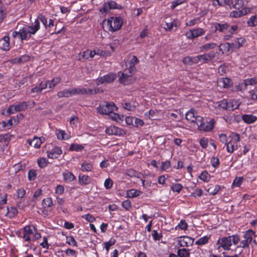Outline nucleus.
I'll return each instance as SVG.
<instances>
[{
  "instance_id": "f257e3e1",
  "label": "nucleus",
  "mask_w": 257,
  "mask_h": 257,
  "mask_svg": "<svg viewBox=\"0 0 257 257\" xmlns=\"http://www.w3.org/2000/svg\"><path fill=\"white\" fill-rule=\"evenodd\" d=\"M40 22L38 20H36L31 26L22 29L21 37L25 40L29 39L31 35L35 34L40 29Z\"/></svg>"
},
{
  "instance_id": "f03ea898",
  "label": "nucleus",
  "mask_w": 257,
  "mask_h": 257,
  "mask_svg": "<svg viewBox=\"0 0 257 257\" xmlns=\"http://www.w3.org/2000/svg\"><path fill=\"white\" fill-rule=\"evenodd\" d=\"M134 73H130L128 69L124 70L122 72L118 73L119 81L123 85H129L136 81V79L133 76Z\"/></svg>"
},
{
  "instance_id": "7ed1b4c3",
  "label": "nucleus",
  "mask_w": 257,
  "mask_h": 257,
  "mask_svg": "<svg viewBox=\"0 0 257 257\" xmlns=\"http://www.w3.org/2000/svg\"><path fill=\"white\" fill-rule=\"evenodd\" d=\"M106 24L109 27L110 31L114 32L121 28L122 25V20L120 17H111L107 20Z\"/></svg>"
},
{
  "instance_id": "20e7f679",
  "label": "nucleus",
  "mask_w": 257,
  "mask_h": 257,
  "mask_svg": "<svg viewBox=\"0 0 257 257\" xmlns=\"http://www.w3.org/2000/svg\"><path fill=\"white\" fill-rule=\"evenodd\" d=\"M115 108L116 106L113 103L104 102L97 108V110L101 114H108L112 112Z\"/></svg>"
},
{
  "instance_id": "39448f33",
  "label": "nucleus",
  "mask_w": 257,
  "mask_h": 257,
  "mask_svg": "<svg viewBox=\"0 0 257 257\" xmlns=\"http://www.w3.org/2000/svg\"><path fill=\"white\" fill-rule=\"evenodd\" d=\"M116 78V75L114 73H109L102 77H99L96 79L97 85L105 83H110L113 82Z\"/></svg>"
},
{
  "instance_id": "423d86ee",
  "label": "nucleus",
  "mask_w": 257,
  "mask_h": 257,
  "mask_svg": "<svg viewBox=\"0 0 257 257\" xmlns=\"http://www.w3.org/2000/svg\"><path fill=\"white\" fill-rule=\"evenodd\" d=\"M217 244H218L217 249H219L222 247L224 250H229L230 247L232 245L231 237H223L218 240Z\"/></svg>"
},
{
  "instance_id": "0eeeda50",
  "label": "nucleus",
  "mask_w": 257,
  "mask_h": 257,
  "mask_svg": "<svg viewBox=\"0 0 257 257\" xmlns=\"http://www.w3.org/2000/svg\"><path fill=\"white\" fill-rule=\"evenodd\" d=\"M193 242L194 239L187 236H180L178 240V243L182 247L191 246Z\"/></svg>"
},
{
  "instance_id": "6e6552de",
  "label": "nucleus",
  "mask_w": 257,
  "mask_h": 257,
  "mask_svg": "<svg viewBox=\"0 0 257 257\" xmlns=\"http://www.w3.org/2000/svg\"><path fill=\"white\" fill-rule=\"evenodd\" d=\"M120 6L116 4L114 1H110L104 4L103 8L100 10V12L107 13L110 9H119Z\"/></svg>"
},
{
  "instance_id": "1a4fd4ad",
  "label": "nucleus",
  "mask_w": 257,
  "mask_h": 257,
  "mask_svg": "<svg viewBox=\"0 0 257 257\" xmlns=\"http://www.w3.org/2000/svg\"><path fill=\"white\" fill-rule=\"evenodd\" d=\"M73 95L78 94V95H83V94H87V95H92L93 94V91L91 89L89 88H72Z\"/></svg>"
},
{
  "instance_id": "9d476101",
  "label": "nucleus",
  "mask_w": 257,
  "mask_h": 257,
  "mask_svg": "<svg viewBox=\"0 0 257 257\" xmlns=\"http://www.w3.org/2000/svg\"><path fill=\"white\" fill-rule=\"evenodd\" d=\"M62 153L61 148L58 147L54 148L51 151H47L48 157L53 159H57Z\"/></svg>"
},
{
  "instance_id": "9b49d317",
  "label": "nucleus",
  "mask_w": 257,
  "mask_h": 257,
  "mask_svg": "<svg viewBox=\"0 0 257 257\" xmlns=\"http://www.w3.org/2000/svg\"><path fill=\"white\" fill-rule=\"evenodd\" d=\"M213 25L215 32L219 31L224 33L229 28V25L226 23H215Z\"/></svg>"
},
{
  "instance_id": "f8f14e48",
  "label": "nucleus",
  "mask_w": 257,
  "mask_h": 257,
  "mask_svg": "<svg viewBox=\"0 0 257 257\" xmlns=\"http://www.w3.org/2000/svg\"><path fill=\"white\" fill-rule=\"evenodd\" d=\"M139 60L136 56H133L131 60L128 62L129 67L127 69L130 73H135L136 71V68L135 66L139 62Z\"/></svg>"
},
{
  "instance_id": "ddd939ff",
  "label": "nucleus",
  "mask_w": 257,
  "mask_h": 257,
  "mask_svg": "<svg viewBox=\"0 0 257 257\" xmlns=\"http://www.w3.org/2000/svg\"><path fill=\"white\" fill-rule=\"evenodd\" d=\"M95 52L93 50H86L84 51L82 53H80L78 55L79 60L82 59H88L90 58H93L95 56Z\"/></svg>"
},
{
  "instance_id": "4468645a",
  "label": "nucleus",
  "mask_w": 257,
  "mask_h": 257,
  "mask_svg": "<svg viewBox=\"0 0 257 257\" xmlns=\"http://www.w3.org/2000/svg\"><path fill=\"white\" fill-rule=\"evenodd\" d=\"M218 86L223 88H228L231 85V80L228 78H221L218 79Z\"/></svg>"
},
{
  "instance_id": "2eb2a0df",
  "label": "nucleus",
  "mask_w": 257,
  "mask_h": 257,
  "mask_svg": "<svg viewBox=\"0 0 257 257\" xmlns=\"http://www.w3.org/2000/svg\"><path fill=\"white\" fill-rule=\"evenodd\" d=\"M10 38L9 36H5L0 40V48L5 50L8 51L10 49Z\"/></svg>"
},
{
  "instance_id": "dca6fc26",
  "label": "nucleus",
  "mask_w": 257,
  "mask_h": 257,
  "mask_svg": "<svg viewBox=\"0 0 257 257\" xmlns=\"http://www.w3.org/2000/svg\"><path fill=\"white\" fill-rule=\"evenodd\" d=\"M214 123V120L213 119L211 120L210 121L204 122L201 126L200 125V131H203L204 132H208L212 130L213 128V125Z\"/></svg>"
},
{
  "instance_id": "f3484780",
  "label": "nucleus",
  "mask_w": 257,
  "mask_h": 257,
  "mask_svg": "<svg viewBox=\"0 0 257 257\" xmlns=\"http://www.w3.org/2000/svg\"><path fill=\"white\" fill-rule=\"evenodd\" d=\"M218 106L224 109L229 111L233 110L238 108V105L236 107L230 106V103L227 102L226 100H222L219 102Z\"/></svg>"
},
{
  "instance_id": "a211bd4d",
  "label": "nucleus",
  "mask_w": 257,
  "mask_h": 257,
  "mask_svg": "<svg viewBox=\"0 0 257 257\" xmlns=\"http://www.w3.org/2000/svg\"><path fill=\"white\" fill-rule=\"evenodd\" d=\"M28 143L30 146L35 148H39L41 145L40 138L36 137H35L33 140H28Z\"/></svg>"
},
{
  "instance_id": "6ab92c4d",
  "label": "nucleus",
  "mask_w": 257,
  "mask_h": 257,
  "mask_svg": "<svg viewBox=\"0 0 257 257\" xmlns=\"http://www.w3.org/2000/svg\"><path fill=\"white\" fill-rule=\"evenodd\" d=\"M72 95H73L72 88L68 90L64 89L62 91H59L57 93V96L59 98L69 97Z\"/></svg>"
},
{
  "instance_id": "aec40b11",
  "label": "nucleus",
  "mask_w": 257,
  "mask_h": 257,
  "mask_svg": "<svg viewBox=\"0 0 257 257\" xmlns=\"http://www.w3.org/2000/svg\"><path fill=\"white\" fill-rule=\"evenodd\" d=\"M56 134L57 139L61 140H68L70 136L67 134L65 133L64 131L57 130L56 131Z\"/></svg>"
},
{
  "instance_id": "412c9836",
  "label": "nucleus",
  "mask_w": 257,
  "mask_h": 257,
  "mask_svg": "<svg viewBox=\"0 0 257 257\" xmlns=\"http://www.w3.org/2000/svg\"><path fill=\"white\" fill-rule=\"evenodd\" d=\"M242 118L245 122L247 123H253L257 119V117L253 115L244 114L242 116Z\"/></svg>"
},
{
  "instance_id": "4be33fe9",
  "label": "nucleus",
  "mask_w": 257,
  "mask_h": 257,
  "mask_svg": "<svg viewBox=\"0 0 257 257\" xmlns=\"http://www.w3.org/2000/svg\"><path fill=\"white\" fill-rule=\"evenodd\" d=\"M195 110L193 108L191 109L186 113V118L191 122H195Z\"/></svg>"
},
{
  "instance_id": "5701e85b",
  "label": "nucleus",
  "mask_w": 257,
  "mask_h": 257,
  "mask_svg": "<svg viewBox=\"0 0 257 257\" xmlns=\"http://www.w3.org/2000/svg\"><path fill=\"white\" fill-rule=\"evenodd\" d=\"M90 178L87 175H79L78 181L81 185H87L90 182Z\"/></svg>"
},
{
  "instance_id": "b1692460",
  "label": "nucleus",
  "mask_w": 257,
  "mask_h": 257,
  "mask_svg": "<svg viewBox=\"0 0 257 257\" xmlns=\"http://www.w3.org/2000/svg\"><path fill=\"white\" fill-rule=\"evenodd\" d=\"M141 193V191L132 189L127 191L126 195L129 198H133L139 196Z\"/></svg>"
},
{
  "instance_id": "393cba45",
  "label": "nucleus",
  "mask_w": 257,
  "mask_h": 257,
  "mask_svg": "<svg viewBox=\"0 0 257 257\" xmlns=\"http://www.w3.org/2000/svg\"><path fill=\"white\" fill-rule=\"evenodd\" d=\"M119 130L115 126H111L105 130V133L109 135H117L119 134Z\"/></svg>"
},
{
  "instance_id": "a878e982",
  "label": "nucleus",
  "mask_w": 257,
  "mask_h": 257,
  "mask_svg": "<svg viewBox=\"0 0 257 257\" xmlns=\"http://www.w3.org/2000/svg\"><path fill=\"white\" fill-rule=\"evenodd\" d=\"M257 82V77L247 79L244 80L243 83L241 84V87L244 85V89L248 85H253Z\"/></svg>"
},
{
  "instance_id": "bb28decb",
  "label": "nucleus",
  "mask_w": 257,
  "mask_h": 257,
  "mask_svg": "<svg viewBox=\"0 0 257 257\" xmlns=\"http://www.w3.org/2000/svg\"><path fill=\"white\" fill-rule=\"evenodd\" d=\"M220 189L219 185H211L207 189V191L211 195H215L217 193Z\"/></svg>"
},
{
  "instance_id": "cd10ccee",
  "label": "nucleus",
  "mask_w": 257,
  "mask_h": 257,
  "mask_svg": "<svg viewBox=\"0 0 257 257\" xmlns=\"http://www.w3.org/2000/svg\"><path fill=\"white\" fill-rule=\"evenodd\" d=\"M164 28L167 31H171L173 30L175 31L177 28V25L174 22H166L165 24H164Z\"/></svg>"
},
{
  "instance_id": "c85d7f7f",
  "label": "nucleus",
  "mask_w": 257,
  "mask_h": 257,
  "mask_svg": "<svg viewBox=\"0 0 257 257\" xmlns=\"http://www.w3.org/2000/svg\"><path fill=\"white\" fill-rule=\"evenodd\" d=\"M63 177L64 180L67 182H71L75 179L74 175L68 171L63 173Z\"/></svg>"
},
{
  "instance_id": "c756f323",
  "label": "nucleus",
  "mask_w": 257,
  "mask_h": 257,
  "mask_svg": "<svg viewBox=\"0 0 257 257\" xmlns=\"http://www.w3.org/2000/svg\"><path fill=\"white\" fill-rule=\"evenodd\" d=\"M27 108L26 102H23L17 105H14V110L16 112L25 110Z\"/></svg>"
},
{
  "instance_id": "7c9ffc66",
  "label": "nucleus",
  "mask_w": 257,
  "mask_h": 257,
  "mask_svg": "<svg viewBox=\"0 0 257 257\" xmlns=\"http://www.w3.org/2000/svg\"><path fill=\"white\" fill-rule=\"evenodd\" d=\"M61 81V78L59 77L53 78L51 81H47L48 87L50 88L54 87L57 84Z\"/></svg>"
},
{
  "instance_id": "2f4dec72",
  "label": "nucleus",
  "mask_w": 257,
  "mask_h": 257,
  "mask_svg": "<svg viewBox=\"0 0 257 257\" xmlns=\"http://www.w3.org/2000/svg\"><path fill=\"white\" fill-rule=\"evenodd\" d=\"M53 204L52 199L50 197L45 198L42 201V206L43 208L50 207L52 206Z\"/></svg>"
},
{
  "instance_id": "473e14b6",
  "label": "nucleus",
  "mask_w": 257,
  "mask_h": 257,
  "mask_svg": "<svg viewBox=\"0 0 257 257\" xmlns=\"http://www.w3.org/2000/svg\"><path fill=\"white\" fill-rule=\"evenodd\" d=\"M178 255L180 257H189V250L186 248L179 249L177 251Z\"/></svg>"
},
{
  "instance_id": "72a5a7b5",
  "label": "nucleus",
  "mask_w": 257,
  "mask_h": 257,
  "mask_svg": "<svg viewBox=\"0 0 257 257\" xmlns=\"http://www.w3.org/2000/svg\"><path fill=\"white\" fill-rule=\"evenodd\" d=\"M254 234V232L249 230H248L246 233L244 235V238L246 241L250 243L252 240V236Z\"/></svg>"
},
{
  "instance_id": "f704fd0d",
  "label": "nucleus",
  "mask_w": 257,
  "mask_h": 257,
  "mask_svg": "<svg viewBox=\"0 0 257 257\" xmlns=\"http://www.w3.org/2000/svg\"><path fill=\"white\" fill-rule=\"evenodd\" d=\"M126 175H127L128 176H129L131 177H135L139 178L141 175V173L140 172L136 171V170H135L133 169H128L126 172Z\"/></svg>"
},
{
  "instance_id": "c9c22d12",
  "label": "nucleus",
  "mask_w": 257,
  "mask_h": 257,
  "mask_svg": "<svg viewBox=\"0 0 257 257\" xmlns=\"http://www.w3.org/2000/svg\"><path fill=\"white\" fill-rule=\"evenodd\" d=\"M93 168V166L89 163H83L81 165V170L82 171H91Z\"/></svg>"
},
{
  "instance_id": "e433bc0d",
  "label": "nucleus",
  "mask_w": 257,
  "mask_h": 257,
  "mask_svg": "<svg viewBox=\"0 0 257 257\" xmlns=\"http://www.w3.org/2000/svg\"><path fill=\"white\" fill-rule=\"evenodd\" d=\"M35 227L33 225H28L24 228V231L30 235L34 233L33 230H35Z\"/></svg>"
},
{
  "instance_id": "4c0bfd02",
  "label": "nucleus",
  "mask_w": 257,
  "mask_h": 257,
  "mask_svg": "<svg viewBox=\"0 0 257 257\" xmlns=\"http://www.w3.org/2000/svg\"><path fill=\"white\" fill-rule=\"evenodd\" d=\"M205 54L202 55H198L195 57H194V63H205L206 62V59H205Z\"/></svg>"
},
{
  "instance_id": "58836bf2",
  "label": "nucleus",
  "mask_w": 257,
  "mask_h": 257,
  "mask_svg": "<svg viewBox=\"0 0 257 257\" xmlns=\"http://www.w3.org/2000/svg\"><path fill=\"white\" fill-rule=\"evenodd\" d=\"M194 38L198 37L200 36L203 35L205 33V31L202 28H198L192 30Z\"/></svg>"
},
{
  "instance_id": "ea45409f",
  "label": "nucleus",
  "mask_w": 257,
  "mask_h": 257,
  "mask_svg": "<svg viewBox=\"0 0 257 257\" xmlns=\"http://www.w3.org/2000/svg\"><path fill=\"white\" fill-rule=\"evenodd\" d=\"M216 46V44L215 43H209L206 44L200 47V49L202 51L203 50H207L209 49H213Z\"/></svg>"
},
{
  "instance_id": "a19ab883",
  "label": "nucleus",
  "mask_w": 257,
  "mask_h": 257,
  "mask_svg": "<svg viewBox=\"0 0 257 257\" xmlns=\"http://www.w3.org/2000/svg\"><path fill=\"white\" fill-rule=\"evenodd\" d=\"M83 149L84 147L81 145L72 144L71 145L69 150L70 151H80Z\"/></svg>"
},
{
  "instance_id": "79ce46f5",
  "label": "nucleus",
  "mask_w": 257,
  "mask_h": 257,
  "mask_svg": "<svg viewBox=\"0 0 257 257\" xmlns=\"http://www.w3.org/2000/svg\"><path fill=\"white\" fill-rule=\"evenodd\" d=\"M36 20L40 21L45 26V29H48L47 19L44 15H39Z\"/></svg>"
},
{
  "instance_id": "37998d69",
  "label": "nucleus",
  "mask_w": 257,
  "mask_h": 257,
  "mask_svg": "<svg viewBox=\"0 0 257 257\" xmlns=\"http://www.w3.org/2000/svg\"><path fill=\"white\" fill-rule=\"evenodd\" d=\"M234 143H235L233 142V141H230L227 143L226 146L227 151L228 152L231 153L234 151V150H235Z\"/></svg>"
},
{
  "instance_id": "c03bdc74",
  "label": "nucleus",
  "mask_w": 257,
  "mask_h": 257,
  "mask_svg": "<svg viewBox=\"0 0 257 257\" xmlns=\"http://www.w3.org/2000/svg\"><path fill=\"white\" fill-rule=\"evenodd\" d=\"M37 162L40 168L45 167L48 163L47 160L45 158H41L38 159Z\"/></svg>"
},
{
  "instance_id": "a18cd8bd",
  "label": "nucleus",
  "mask_w": 257,
  "mask_h": 257,
  "mask_svg": "<svg viewBox=\"0 0 257 257\" xmlns=\"http://www.w3.org/2000/svg\"><path fill=\"white\" fill-rule=\"evenodd\" d=\"M209 239V237L207 236H204L203 237L200 238L199 240L196 241V244L202 245L205 243H206Z\"/></svg>"
},
{
  "instance_id": "49530a36",
  "label": "nucleus",
  "mask_w": 257,
  "mask_h": 257,
  "mask_svg": "<svg viewBox=\"0 0 257 257\" xmlns=\"http://www.w3.org/2000/svg\"><path fill=\"white\" fill-rule=\"evenodd\" d=\"M8 213L10 217L15 216L18 213L17 209L15 207H11L10 209L8 208Z\"/></svg>"
},
{
  "instance_id": "de8ad7c7",
  "label": "nucleus",
  "mask_w": 257,
  "mask_h": 257,
  "mask_svg": "<svg viewBox=\"0 0 257 257\" xmlns=\"http://www.w3.org/2000/svg\"><path fill=\"white\" fill-rule=\"evenodd\" d=\"M248 24L250 26H255L257 25V16H252L248 21Z\"/></svg>"
},
{
  "instance_id": "09e8293b",
  "label": "nucleus",
  "mask_w": 257,
  "mask_h": 257,
  "mask_svg": "<svg viewBox=\"0 0 257 257\" xmlns=\"http://www.w3.org/2000/svg\"><path fill=\"white\" fill-rule=\"evenodd\" d=\"M13 125L12 119V118L9 119L7 122H5L3 121L2 122H0V128H5L9 126L11 127Z\"/></svg>"
},
{
  "instance_id": "8fccbe9b",
  "label": "nucleus",
  "mask_w": 257,
  "mask_h": 257,
  "mask_svg": "<svg viewBox=\"0 0 257 257\" xmlns=\"http://www.w3.org/2000/svg\"><path fill=\"white\" fill-rule=\"evenodd\" d=\"M243 6V2L242 0H236L232 7L236 9H240Z\"/></svg>"
},
{
  "instance_id": "3c124183",
  "label": "nucleus",
  "mask_w": 257,
  "mask_h": 257,
  "mask_svg": "<svg viewBox=\"0 0 257 257\" xmlns=\"http://www.w3.org/2000/svg\"><path fill=\"white\" fill-rule=\"evenodd\" d=\"M183 188V186L180 184H176L171 187V189L174 192H180Z\"/></svg>"
},
{
  "instance_id": "603ef678",
  "label": "nucleus",
  "mask_w": 257,
  "mask_h": 257,
  "mask_svg": "<svg viewBox=\"0 0 257 257\" xmlns=\"http://www.w3.org/2000/svg\"><path fill=\"white\" fill-rule=\"evenodd\" d=\"M195 122L196 123L198 129L199 130L200 125L201 126L202 124L204 123L203 118L200 116H196Z\"/></svg>"
},
{
  "instance_id": "864d4df0",
  "label": "nucleus",
  "mask_w": 257,
  "mask_h": 257,
  "mask_svg": "<svg viewBox=\"0 0 257 257\" xmlns=\"http://www.w3.org/2000/svg\"><path fill=\"white\" fill-rule=\"evenodd\" d=\"M230 16L232 18H238L243 16L242 12L241 10L238 11H233L230 14Z\"/></svg>"
},
{
  "instance_id": "5fc2aeb1",
  "label": "nucleus",
  "mask_w": 257,
  "mask_h": 257,
  "mask_svg": "<svg viewBox=\"0 0 257 257\" xmlns=\"http://www.w3.org/2000/svg\"><path fill=\"white\" fill-rule=\"evenodd\" d=\"M183 62L185 64L189 65H191L192 63H195L194 57H186L183 59Z\"/></svg>"
},
{
  "instance_id": "6e6d98bb",
  "label": "nucleus",
  "mask_w": 257,
  "mask_h": 257,
  "mask_svg": "<svg viewBox=\"0 0 257 257\" xmlns=\"http://www.w3.org/2000/svg\"><path fill=\"white\" fill-rule=\"evenodd\" d=\"M113 182L111 179L108 178L104 182V186L107 189L111 188L112 186Z\"/></svg>"
},
{
  "instance_id": "4d7b16f0",
  "label": "nucleus",
  "mask_w": 257,
  "mask_h": 257,
  "mask_svg": "<svg viewBox=\"0 0 257 257\" xmlns=\"http://www.w3.org/2000/svg\"><path fill=\"white\" fill-rule=\"evenodd\" d=\"M67 243H68L70 245H72L73 246L77 245V242L75 240L74 238L72 236L67 237Z\"/></svg>"
},
{
  "instance_id": "13d9d810",
  "label": "nucleus",
  "mask_w": 257,
  "mask_h": 257,
  "mask_svg": "<svg viewBox=\"0 0 257 257\" xmlns=\"http://www.w3.org/2000/svg\"><path fill=\"white\" fill-rule=\"evenodd\" d=\"M26 194L25 190L24 189H18L17 191L18 198L22 199Z\"/></svg>"
},
{
  "instance_id": "bf43d9fd",
  "label": "nucleus",
  "mask_w": 257,
  "mask_h": 257,
  "mask_svg": "<svg viewBox=\"0 0 257 257\" xmlns=\"http://www.w3.org/2000/svg\"><path fill=\"white\" fill-rule=\"evenodd\" d=\"M170 162L169 161H166L163 162L161 165V169L163 170H166L170 167Z\"/></svg>"
},
{
  "instance_id": "052dcab7",
  "label": "nucleus",
  "mask_w": 257,
  "mask_h": 257,
  "mask_svg": "<svg viewBox=\"0 0 257 257\" xmlns=\"http://www.w3.org/2000/svg\"><path fill=\"white\" fill-rule=\"evenodd\" d=\"M212 166L216 168L219 164V161L218 158L216 157H212L211 160Z\"/></svg>"
},
{
  "instance_id": "680f3d73",
  "label": "nucleus",
  "mask_w": 257,
  "mask_h": 257,
  "mask_svg": "<svg viewBox=\"0 0 257 257\" xmlns=\"http://www.w3.org/2000/svg\"><path fill=\"white\" fill-rule=\"evenodd\" d=\"M122 206L123 208H124L126 210H129L131 207V201L128 200H125L122 202Z\"/></svg>"
},
{
  "instance_id": "e2e57ef3",
  "label": "nucleus",
  "mask_w": 257,
  "mask_h": 257,
  "mask_svg": "<svg viewBox=\"0 0 257 257\" xmlns=\"http://www.w3.org/2000/svg\"><path fill=\"white\" fill-rule=\"evenodd\" d=\"M208 140L204 138L201 139L200 141V144L203 149L207 148L208 146Z\"/></svg>"
},
{
  "instance_id": "0e129e2a",
  "label": "nucleus",
  "mask_w": 257,
  "mask_h": 257,
  "mask_svg": "<svg viewBox=\"0 0 257 257\" xmlns=\"http://www.w3.org/2000/svg\"><path fill=\"white\" fill-rule=\"evenodd\" d=\"M36 177V172L34 170H30L28 173V178L30 180H34Z\"/></svg>"
},
{
  "instance_id": "69168bd1",
  "label": "nucleus",
  "mask_w": 257,
  "mask_h": 257,
  "mask_svg": "<svg viewBox=\"0 0 257 257\" xmlns=\"http://www.w3.org/2000/svg\"><path fill=\"white\" fill-rule=\"evenodd\" d=\"M143 124H144V122L142 119L138 118H135L134 123L133 124L134 126L137 127L139 125L142 126Z\"/></svg>"
},
{
  "instance_id": "338daca9",
  "label": "nucleus",
  "mask_w": 257,
  "mask_h": 257,
  "mask_svg": "<svg viewBox=\"0 0 257 257\" xmlns=\"http://www.w3.org/2000/svg\"><path fill=\"white\" fill-rule=\"evenodd\" d=\"M208 176V173L207 171H205L203 172L199 176V178L204 181H207V178Z\"/></svg>"
},
{
  "instance_id": "774afa93",
  "label": "nucleus",
  "mask_w": 257,
  "mask_h": 257,
  "mask_svg": "<svg viewBox=\"0 0 257 257\" xmlns=\"http://www.w3.org/2000/svg\"><path fill=\"white\" fill-rule=\"evenodd\" d=\"M219 137L220 142H221L222 143H224L225 145H226L227 143L226 135L224 134H221L220 135H219Z\"/></svg>"
}]
</instances>
